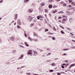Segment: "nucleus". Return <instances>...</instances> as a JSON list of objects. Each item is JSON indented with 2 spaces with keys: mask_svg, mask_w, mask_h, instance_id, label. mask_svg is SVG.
<instances>
[{
  "mask_svg": "<svg viewBox=\"0 0 75 75\" xmlns=\"http://www.w3.org/2000/svg\"><path fill=\"white\" fill-rule=\"evenodd\" d=\"M33 18H34V17H32L31 16H29L27 18V21L28 22H29L30 23V22H31V21L33 20Z\"/></svg>",
  "mask_w": 75,
  "mask_h": 75,
  "instance_id": "1",
  "label": "nucleus"
},
{
  "mask_svg": "<svg viewBox=\"0 0 75 75\" xmlns=\"http://www.w3.org/2000/svg\"><path fill=\"white\" fill-rule=\"evenodd\" d=\"M17 23L18 25H21V21L20 19H18L17 21Z\"/></svg>",
  "mask_w": 75,
  "mask_h": 75,
  "instance_id": "2",
  "label": "nucleus"
},
{
  "mask_svg": "<svg viewBox=\"0 0 75 75\" xmlns=\"http://www.w3.org/2000/svg\"><path fill=\"white\" fill-rule=\"evenodd\" d=\"M38 10H39V11L40 13H42V11H43V9H42V7H40Z\"/></svg>",
  "mask_w": 75,
  "mask_h": 75,
  "instance_id": "3",
  "label": "nucleus"
},
{
  "mask_svg": "<svg viewBox=\"0 0 75 75\" xmlns=\"http://www.w3.org/2000/svg\"><path fill=\"white\" fill-rule=\"evenodd\" d=\"M40 18H44V16L42 15H39L38 16V20H40Z\"/></svg>",
  "mask_w": 75,
  "mask_h": 75,
  "instance_id": "4",
  "label": "nucleus"
},
{
  "mask_svg": "<svg viewBox=\"0 0 75 75\" xmlns=\"http://www.w3.org/2000/svg\"><path fill=\"white\" fill-rule=\"evenodd\" d=\"M14 16H15V17H14L15 20H17V18H18L17 14H15Z\"/></svg>",
  "mask_w": 75,
  "mask_h": 75,
  "instance_id": "5",
  "label": "nucleus"
},
{
  "mask_svg": "<svg viewBox=\"0 0 75 75\" xmlns=\"http://www.w3.org/2000/svg\"><path fill=\"white\" fill-rule=\"evenodd\" d=\"M29 13H32L33 11V9H29L28 11Z\"/></svg>",
  "mask_w": 75,
  "mask_h": 75,
  "instance_id": "6",
  "label": "nucleus"
},
{
  "mask_svg": "<svg viewBox=\"0 0 75 75\" xmlns=\"http://www.w3.org/2000/svg\"><path fill=\"white\" fill-rule=\"evenodd\" d=\"M10 40L11 41H13L14 40V37H12L10 38Z\"/></svg>",
  "mask_w": 75,
  "mask_h": 75,
  "instance_id": "7",
  "label": "nucleus"
},
{
  "mask_svg": "<svg viewBox=\"0 0 75 75\" xmlns=\"http://www.w3.org/2000/svg\"><path fill=\"white\" fill-rule=\"evenodd\" d=\"M73 20V18H70L69 20V22H70V23H72V22Z\"/></svg>",
  "mask_w": 75,
  "mask_h": 75,
  "instance_id": "8",
  "label": "nucleus"
},
{
  "mask_svg": "<svg viewBox=\"0 0 75 75\" xmlns=\"http://www.w3.org/2000/svg\"><path fill=\"white\" fill-rule=\"evenodd\" d=\"M45 6V3L44 2L40 4L41 6Z\"/></svg>",
  "mask_w": 75,
  "mask_h": 75,
  "instance_id": "9",
  "label": "nucleus"
},
{
  "mask_svg": "<svg viewBox=\"0 0 75 75\" xmlns=\"http://www.w3.org/2000/svg\"><path fill=\"white\" fill-rule=\"evenodd\" d=\"M31 52H32V50H30V51H29V52H28V54H29V55H31V54H32L31 53Z\"/></svg>",
  "mask_w": 75,
  "mask_h": 75,
  "instance_id": "10",
  "label": "nucleus"
},
{
  "mask_svg": "<svg viewBox=\"0 0 75 75\" xmlns=\"http://www.w3.org/2000/svg\"><path fill=\"white\" fill-rule=\"evenodd\" d=\"M23 54H21V57L19 58V59H22V58H23Z\"/></svg>",
  "mask_w": 75,
  "mask_h": 75,
  "instance_id": "11",
  "label": "nucleus"
},
{
  "mask_svg": "<svg viewBox=\"0 0 75 75\" xmlns=\"http://www.w3.org/2000/svg\"><path fill=\"white\" fill-rule=\"evenodd\" d=\"M28 43V42H25V44L26 46H27V47H28L29 45H28L27 44Z\"/></svg>",
  "mask_w": 75,
  "mask_h": 75,
  "instance_id": "12",
  "label": "nucleus"
},
{
  "mask_svg": "<svg viewBox=\"0 0 75 75\" xmlns=\"http://www.w3.org/2000/svg\"><path fill=\"white\" fill-rule=\"evenodd\" d=\"M34 55H37V52H36L35 51H34Z\"/></svg>",
  "mask_w": 75,
  "mask_h": 75,
  "instance_id": "13",
  "label": "nucleus"
},
{
  "mask_svg": "<svg viewBox=\"0 0 75 75\" xmlns=\"http://www.w3.org/2000/svg\"><path fill=\"white\" fill-rule=\"evenodd\" d=\"M51 65L53 67H54L55 66V65H56V64L54 63H52Z\"/></svg>",
  "mask_w": 75,
  "mask_h": 75,
  "instance_id": "14",
  "label": "nucleus"
},
{
  "mask_svg": "<svg viewBox=\"0 0 75 75\" xmlns=\"http://www.w3.org/2000/svg\"><path fill=\"white\" fill-rule=\"evenodd\" d=\"M49 8H52V5H50L49 6Z\"/></svg>",
  "mask_w": 75,
  "mask_h": 75,
  "instance_id": "15",
  "label": "nucleus"
},
{
  "mask_svg": "<svg viewBox=\"0 0 75 75\" xmlns=\"http://www.w3.org/2000/svg\"><path fill=\"white\" fill-rule=\"evenodd\" d=\"M54 1V0H49L48 1L49 3H52Z\"/></svg>",
  "mask_w": 75,
  "mask_h": 75,
  "instance_id": "16",
  "label": "nucleus"
},
{
  "mask_svg": "<svg viewBox=\"0 0 75 75\" xmlns=\"http://www.w3.org/2000/svg\"><path fill=\"white\" fill-rule=\"evenodd\" d=\"M36 20H37L36 18L34 20H33V23H35V22H36L37 21Z\"/></svg>",
  "mask_w": 75,
  "mask_h": 75,
  "instance_id": "17",
  "label": "nucleus"
},
{
  "mask_svg": "<svg viewBox=\"0 0 75 75\" xmlns=\"http://www.w3.org/2000/svg\"><path fill=\"white\" fill-rule=\"evenodd\" d=\"M67 21V19H62V22H65V21Z\"/></svg>",
  "mask_w": 75,
  "mask_h": 75,
  "instance_id": "18",
  "label": "nucleus"
},
{
  "mask_svg": "<svg viewBox=\"0 0 75 75\" xmlns=\"http://www.w3.org/2000/svg\"><path fill=\"white\" fill-rule=\"evenodd\" d=\"M32 6H34V7H35V4L34 3H33L32 4Z\"/></svg>",
  "mask_w": 75,
  "mask_h": 75,
  "instance_id": "19",
  "label": "nucleus"
},
{
  "mask_svg": "<svg viewBox=\"0 0 75 75\" xmlns=\"http://www.w3.org/2000/svg\"><path fill=\"white\" fill-rule=\"evenodd\" d=\"M29 0H24V2L25 3H27V2H28Z\"/></svg>",
  "mask_w": 75,
  "mask_h": 75,
  "instance_id": "20",
  "label": "nucleus"
},
{
  "mask_svg": "<svg viewBox=\"0 0 75 75\" xmlns=\"http://www.w3.org/2000/svg\"><path fill=\"white\" fill-rule=\"evenodd\" d=\"M57 10H55L54 11H53L52 12V13H57Z\"/></svg>",
  "mask_w": 75,
  "mask_h": 75,
  "instance_id": "21",
  "label": "nucleus"
},
{
  "mask_svg": "<svg viewBox=\"0 0 75 75\" xmlns=\"http://www.w3.org/2000/svg\"><path fill=\"white\" fill-rule=\"evenodd\" d=\"M34 23H32L30 25V27H32V26H33V25H34Z\"/></svg>",
  "mask_w": 75,
  "mask_h": 75,
  "instance_id": "22",
  "label": "nucleus"
},
{
  "mask_svg": "<svg viewBox=\"0 0 75 75\" xmlns=\"http://www.w3.org/2000/svg\"><path fill=\"white\" fill-rule=\"evenodd\" d=\"M71 67H74V66H75V64H72L71 65Z\"/></svg>",
  "mask_w": 75,
  "mask_h": 75,
  "instance_id": "23",
  "label": "nucleus"
},
{
  "mask_svg": "<svg viewBox=\"0 0 75 75\" xmlns=\"http://www.w3.org/2000/svg\"><path fill=\"white\" fill-rule=\"evenodd\" d=\"M49 71L50 72H54V70L51 69Z\"/></svg>",
  "mask_w": 75,
  "mask_h": 75,
  "instance_id": "24",
  "label": "nucleus"
},
{
  "mask_svg": "<svg viewBox=\"0 0 75 75\" xmlns=\"http://www.w3.org/2000/svg\"><path fill=\"white\" fill-rule=\"evenodd\" d=\"M34 36H35L36 37L37 36V34L35 33H34Z\"/></svg>",
  "mask_w": 75,
  "mask_h": 75,
  "instance_id": "25",
  "label": "nucleus"
},
{
  "mask_svg": "<svg viewBox=\"0 0 75 75\" xmlns=\"http://www.w3.org/2000/svg\"><path fill=\"white\" fill-rule=\"evenodd\" d=\"M52 38V40H55V38L54 37H53Z\"/></svg>",
  "mask_w": 75,
  "mask_h": 75,
  "instance_id": "26",
  "label": "nucleus"
},
{
  "mask_svg": "<svg viewBox=\"0 0 75 75\" xmlns=\"http://www.w3.org/2000/svg\"><path fill=\"white\" fill-rule=\"evenodd\" d=\"M60 27H61V28H62V29H65V28L62 26L60 25Z\"/></svg>",
  "mask_w": 75,
  "mask_h": 75,
  "instance_id": "27",
  "label": "nucleus"
},
{
  "mask_svg": "<svg viewBox=\"0 0 75 75\" xmlns=\"http://www.w3.org/2000/svg\"><path fill=\"white\" fill-rule=\"evenodd\" d=\"M53 29L54 31H56V28H55V26H54L53 27Z\"/></svg>",
  "mask_w": 75,
  "mask_h": 75,
  "instance_id": "28",
  "label": "nucleus"
},
{
  "mask_svg": "<svg viewBox=\"0 0 75 75\" xmlns=\"http://www.w3.org/2000/svg\"><path fill=\"white\" fill-rule=\"evenodd\" d=\"M69 49H64V51H67V50H69Z\"/></svg>",
  "mask_w": 75,
  "mask_h": 75,
  "instance_id": "29",
  "label": "nucleus"
},
{
  "mask_svg": "<svg viewBox=\"0 0 75 75\" xmlns=\"http://www.w3.org/2000/svg\"><path fill=\"white\" fill-rule=\"evenodd\" d=\"M61 33L62 34H65V33L62 30H61Z\"/></svg>",
  "mask_w": 75,
  "mask_h": 75,
  "instance_id": "30",
  "label": "nucleus"
},
{
  "mask_svg": "<svg viewBox=\"0 0 75 75\" xmlns=\"http://www.w3.org/2000/svg\"><path fill=\"white\" fill-rule=\"evenodd\" d=\"M50 54H51V53H50L47 54L46 55L47 56H49V55H50Z\"/></svg>",
  "mask_w": 75,
  "mask_h": 75,
  "instance_id": "31",
  "label": "nucleus"
},
{
  "mask_svg": "<svg viewBox=\"0 0 75 75\" xmlns=\"http://www.w3.org/2000/svg\"><path fill=\"white\" fill-rule=\"evenodd\" d=\"M26 74H27V75H31L30 73H26Z\"/></svg>",
  "mask_w": 75,
  "mask_h": 75,
  "instance_id": "32",
  "label": "nucleus"
},
{
  "mask_svg": "<svg viewBox=\"0 0 75 75\" xmlns=\"http://www.w3.org/2000/svg\"><path fill=\"white\" fill-rule=\"evenodd\" d=\"M66 13L67 14H69V11H67L66 12Z\"/></svg>",
  "mask_w": 75,
  "mask_h": 75,
  "instance_id": "33",
  "label": "nucleus"
},
{
  "mask_svg": "<svg viewBox=\"0 0 75 75\" xmlns=\"http://www.w3.org/2000/svg\"><path fill=\"white\" fill-rule=\"evenodd\" d=\"M69 2L70 3H72V1L71 0H69Z\"/></svg>",
  "mask_w": 75,
  "mask_h": 75,
  "instance_id": "34",
  "label": "nucleus"
},
{
  "mask_svg": "<svg viewBox=\"0 0 75 75\" xmlns=\"http://www.w3.org/2000/svg\"><path fill=\"white\" fill-rule=\"evenodd\" d=\"M57 75H61V74L60 73H57Z\"/></svg>",
  "mask_w": 75,
  "mask_h": 75,
  "instance_id": "35",
  "label": "nucleus"
},
{
  "mask_svg": "<svg viewBox=\"0 0 75 75\" xmlns=\"http://www.w3.org/2000/svg\"><path fill=\"white\" fill-rule=\"evenodd\" d=\"M48 29H45V32H46V31H48Z\"/></svg>",
  "mask_w": 75,
  "mask_h": 75,
  "instance_id": "36",
  "label": "nucleus"
},
{
  "mask_svg": "<svg viewBox=\"0 0 75 75\" xmlns=\"http://www.w3.org/2000/svg\"><path fill=\"white\" fill-rule=\"evenodd\" d=\"M72 4L75 6V3L74 2H72Z\"/></svg>",
  "mask_w": 75,
  "mask_h": 75,
  "instance_id": "37",
  "label": "nucleus"
},
{
  "mask_svg": "<svg viewBox=\"0 0 75 75\" xmlns=\"http://www.w3.org/2000/svg\"><path fill=\"white\" fill-rule=\"evenodd\" d=\"M64 6H67V4L66 3H64L63 4Z\"/></svg>",
  "mask_w": 75,
  "mask_h": 75,
  "instance_id": "38",
  "label": "nucleus"
},
{
  "mask_svg": "<svg viewBox=\"0 0 75 75\" xmlns=\"http://www.w3.org/2000/svg\"><path fill=\"white\" fill-rule=\"evenodd\" d=\"M12 52H16V50H12Z\"/></svg>",
  "mask_w": 75,
  "mask_h": 75,
  "instance_id": "39",
  "label": "nucleus"
},
{
  "mask_svg": "<svg viewBox=\"0 0 75 75\" xmlns=\"http://www.w3.org/2000/svg\"><path fill=\"white\" fill-rule=\"evenodd\" d=\"M51 60H47V62H51Z\"/></svg>",
  "mask_w": 75,
  "mask_h": 75,
  "instance_id": "40",
  "label": "nucleus"
},
{
  "mask_svg": "<svg viewBox=\"0 0 75 75\" xmlns=\"http://www.w3.org/2000/svg\"><path fill=\"white\" fill-rule=\"evenodd\" d=\"M19 47H21L22 48H24V47L21 45H20Z\"/></svg>",
  "mask_w": 75,
  "mask_h": 75,
  "instance_id": "41",
  "label": "nucleus"
},
{
  "mask_svg": "<svg viewBox=\"0 0 75 75\" xmlns=\"http://www.w3.org/2000/svg\"><path fill=\"white\" fill-rule=\"evenodd\" d=\"M25 37H27V34H26V33H25Z\"/></svg>",
  "mask_w": 75,
  "mask_h": 75,
  "instance_id": "42",
  "label": "nucleus"
},
{
  "mask_svg": "<svg viewBox=\"0 0 75 75\" xmlns=\"http://www.w3.org/2000/svg\"><path fill=\"white\" fill-rule=\"evenodd\" d=\"M61 67H62V68H63V69H64V68H65V67H64V66H61Z\"/></svg>",
  "mask_w": 75,
  "mask_h": 75,
  "instance_id": "43",
  "label": "nucleus"
},
{
  "mask_svg": "<svg viewBox=\"0 0 75 75\" xmlns=\"http://www.w3.org/2000/svg\"><path fill=\"white\" fill-rule=\"evenodd\" d=\"M17 27L18 28H21V27L19 26V25H18L17 26Z\"/></svg>",
  "mask_w": 75,
  "mask_h": 75,
  "instance_id": "44",
  "label": "nucleus"
},
{
  "mask_svg": "<svg viewBox=\"0 0 75 75\" xmlns=\"http://www.w3.org/2000/svg\"><path fill=\"white\" fill-rule=\"evenodd\" d=\"M45 23H48V22H47V21L46 19L45 20Z\"/></svg>",
  "mask_w": 75,
  "mask_h": 75,
  "instance_id": "45",
  "label": "nucleus"
},
{
  "mask_svg": "<svg viewBox=\"0 0 75 75\" xmlns=\"http://www.w3.org/2000/svg\"><path fill=\"white\" fill-rule=\"evenodd\" d=\"M61 4H64V1H61Z\"/></svg>",
  "mask_w": 75,
  "mask_h": 75,
  "instance_id": "46",
  "label": "nucleus"
},
{
  "mask_svg": "<svg viewBox=\"0 0 75 75\" xmlns=\"http://www.w3.org/2000/svg\"><path fill=\"white\" fill-rule=\"evenodd\" d=\"M60 18H61V17L59 16L58 18V20H59Z\"/></svg>",
  "mask_w": 75,
  "mask_h": 75,
  "instance_id": "47",
  "label": "nucleus"
},
{
  "mask_svg": "<svg viewBox=\"0 0 75 75\" xmlns=\"http://www.w3.org/2000/svg\"><path fill=\"white\" fill-rule=\"evenodd\" d=\"M33 40H34V41H37V39H33Z\"/></svg>",
  "mask_w": 75,
  "mask_h": 75,
  "instance_id": "48",
  "label": "nucleus"
},
{
  "mask_svg": "<svg viewBox=\"0 0 75 75\" xmlns=\"http://www.w3.org/2000/svg\"><path fill=\"white\" fill-rule=\"evenodd\" d=\"M71 67H72L70 65L69 67V69H71Z\"/></svg>",
  "mask_w": 75,
  "mask_h": 75,
  "instance_id": "49",
  "label": "nucleus"
},
{
  "mask_svg": "<svg viewBox=\"0 0 75 75\" xmlns=\"http://www.w3.org/2000/svg\"><path fill=\"white\" fill-rule=\"evenodd\" d=\"M45 12H48V11H47V9H45Z\"/></svg>",
  "mask_w": 75,
  "mask_h": 75,
  "instance_id": "50",
  "label": "nucleus"
},
{
  "mask_svg": "<svg viewBox=\"0 0 75 75\" xmlns=\"http://www.w3.org/2000/svg\"><path fill=\"white\" fill-rule=\"evenodd\" d=\"M70 34H71V35H72V36L74 35V34L71 33H70Z\"/></svg>",
  "mask_w": 75,
  "mask_h": 75,
  "instance_id": "51",
  "label": "nucleus"
},
{
  "mask_svg": "<svg viewBox=\"0 0 75 75\" xmlns=\"http://www.w3.org/2000/svg\"><path fill=\"white\" fill-rule=\"evenodd\" d=\"M67 29L68 30H71V29H70V28H67Z\"/></svg>",
  "mask_w": 75,
  "mask_h": 75,
  "instance_id": "52",
  "label": "nucleus"
},
{
  "mask_svg": "<svg viewBox=\"0 0 75 75\" xmlns=\"http://www.w3.org/2000/svg\"><path fill=\"white\" fill-rule=\"evenodd\" d=\"M62 24H65V23L64 22H62Z\"/></svg>",
  "mask_w": 75,
  "mask_h": 75,
  "instance_id": "53",
  "label": "nucleus"
},
{
  "mask_svg": "<svg viewBox=\"0 0 75 75\" xmlns=\"http://www.w3.org/2000/svg\"><path fill=\"white\" fill-rule=\"evenodd\" d=\"M68 64H66V68H67V66H68Z\"/></svg>",
  "mask_w": 75,
  "mask_h": 75,
  "instance_id": "54",
  "label": "nucleus"
},
{
  "mask_svg": "<svg viewBox=\"0 0 75 75\" xmlns=\"http://www.w3.org/2000/svg\"><path fill=\"white\" fill-rule=\"evenodd\" d=\"M14 21H13L11 23V24H12V23H14Z\"/></svg>",
  "mask_w": 75,
  "mask_h": 75,
  "instance_id": "55",
  "label": "nucleus"
},
{
  "mask_svg": "<svg viewBox=\"0 0 75 75\" xmlns=\"http://www.w3.org/2000/svg\"><path fill=\"white\" fill-rule=\"evenodd\" d=\"M3 2V0H1L0 1V3H1Z\"/></svg>",
  "mask_w": 75,
  "mask_h": 75,
  "instance_id": "56",
  "label": "nucleus"
},
{
  "mask_svg": "<svg viewBox=\"0 0 75 75\" xmlns=\"http://www.w3.org/2000/svg\"><path fill=\"white\" fill-rule=\"evenodd\" d=\"M58 7L57 6H53V8H54V7Z\"/></svg>",
  "mask_w": 75,
  "mask_h": 75,
  "instance_id": "57",
  "label": "nucleus"
},
{
  "mask_svg": "<svg viewBox=\"0 0 75 75\" xmlns=\"http://www.w3.org/2000/svg\"><path fill=\"white\" fill-rule=\"evenodd\" d=\"M65 17H66V16H65L64 15L63 16V18H65Z\"/></svg>",
  "mask_w": 75,
  "mask_h": 75,
  "instance_id": "58",
  "label": "nucleus"
},
{
  "mask_svg": "<svg viewBox=\"0 0 75 75\" xmlns=\"http://www.w3.org/2000/svg\"><path fill=\"white\" fill-rule=\"evenodd\" d=\"M2 40H1V39L0 38V42H2Z\"/></svg>",
  "mask_w": 75,
  "mask_h": 75,
  "instance_id": "59",
  "label": "nucleus"
},
{
  "mask_svg": "<svg viewBox=\"0 0 75 75\" xmlns=\"http://www.w3.org/2000/svg\"><path fill=\"white\" fill-rule=\"evenodd\" d=\"M66 65L65 63H64L62 64V65Z\"/></svg>",
  "mask_w": 75,
  "mask_h": 75,
  "instance_id": "60",
  "label": "nucleus"
},
{
  "mask_svg": "<svg viewBox=\"0 0 75 75\" xmlns=\"http://www.w3.org/2000/svg\"><path fill=\"white\" fill-rule=\"evenodd\" d=\"M52 34V33H49V34L51 35V34Z\"/></svg>",
  "mask_w": 75,
  "mask_h": 75,
  "instance_id": "61",
  "label": "nucleus"
},
{
  "mask_svg": "<svg viewBox=\"0 0 75 75\" xmlns=\"http://www.w3.org/2000/svg\"><path fill=\"white\" fill-rule=\"evenodd\" d=\"M64 55H67V54L65 53L64 54Z\"/></svg>",
  "mask_w": 75,
  "mask_h": 75,
  "instance_id": "62",
  "label": "nucleus"
},
{
  "mask_svg": "<svg viewBox=\"0 0 75 75\" xmlns=\"http://www.w3.org/2000/svg\"><path fill=\"white\" fill-rule=\"evenodd\" d=\"M72 41H73V42H75V40H72Z\"/></svg>",
  "mask_w": 75,
  "mask_h": 75,
  "instance_id": "63",
  "label": "nucleus"
},
{
  "mask_svg": "<svg viewBox=\"0 0 75 75\" xmlns=\"http://www.w3.org/2000/svg\"><path fill=\"white\" fill-rule=\"evenodd\" d=\"M72 48H75V47H72Z\"/></svg>",
  "mask_w": 75,
  "mask_h": 75,
  "instance_id": "64",
  "label": "nucleus"
}]
</instances>
